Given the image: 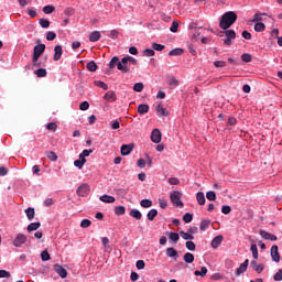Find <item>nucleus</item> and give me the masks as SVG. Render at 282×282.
<instances>
[{
    "label": "nucleus",
    "instance_id": "72a5a7b5",
    "mask_svg": "<svg viewBox=\"0 0 282 282\" xmlns=\"http://www.w3.org/2000/svg\"><path fill=\"white\" fill-rule=\"evenodd\" d=\"M156 111L159 116H169L166 108H164L162 105L156 107Z\"/></svg>",
    "mask_w": 282,
    "mask_h": 282
},
{
    "label": "nucleus",
    "instance_id": "69168bd1",
    "mask_svg": "<svg viewBox=\"0 0 282 282\" xmlns=\"http://www.w3.org/2000/svg\"><path fill=\"white\" fill-rule=\"evenodd\" d=\"M180 28V23H177L176 21L172 22V25L170 28V31L175 33L177 32V29Z\"/></svg>",
    "mask_w": 282,
    "mask_h": 282
},
{
    "label": "nucleus",
    "instance_id": "de8ad7c7",
    "mask_svg": "<svg viewBox=\"0 0 282 282\" xmlns=\"http://www.w3.org/2000/svg\"><path fill=\"white\" fill-rule=\"evenodd\" d=\"M54 10H56V8H54V6H45L43 8L44 14H52V12H54Z\"/></svg>",
    "mask_w": 282,
    "mask_h": 282
},
{
    "label": "nucleus",
    "instance_id": "58836bf2",
    "mask_svg": "<svg viewBox=\"0 0 282 282\" xmlns=\"http://www.w3.org/2000/svg\"><path fill=\"white\" fill-rule=\"evenodd\" d=\"M119 62H120V58L118 56L112 57L109 63L110 69H113L116 67V65L118 66Z\"/></svg>",
    "mask_w": 282,
    "mask_h": 282
},
{
    "label": "nucleus",
    "instance_id": "f8f14e48",
    "mask_svg": "<svg viewBox=\"0 0 282 282\" xmlns=\"http://www.w3.org/2000/svg\"><path fill=\"white\" fill-rule=\"evenodd\" d=\"M251 268L258 272V274H261L263 270H265V265L263 263L259 264L257 260L251 261Z\"/></svg>",
    "mask_w": 282,
    "mask_h": 282
},
{
    "label": "nucleus",
    "instance_id": "7ed1b4c3",
    "mask_svg": "<svg viewBox=\"0 0 282 282\" xmlns=\"http://www.w3.org/2000/svg\"><path fill=\"white\" fill-rule=\"evenodd\" d=\"M28 242V236L24 234H17L15 238L13 239L14 248H22L24 243Z\"/></svg>",
    "mask_w": 282,
    "mask_h": 282
},
{
    "label": "nucleus",
    "instance_id": "3c124183",
    "mask_svg": "<svg viewBox=\"0 0 282 282\" xmlns=\"http://www.w3.org/2000/svg\"><path fill=\"white\" fill-rule=\"evenodd\" d=\"M221 213H223L224 215H230V213H232V208H231L230 206H228V205H224V206L221 207Z\"/></svg>",
    "mask_w": 282,
    "mask_h": 282
},
{
    "label": "nucleus",
    "instance_id": "39448f33",
    "mask_svg": "<svg viewBox=\"0 0 282 282\" xmlns=\"http://www.w3.org/2000/svg\"><path fill=\"white\" fill-rule=\"evenodd\" d=\"M225 36H227V39L224 40V45L230 46L232 41L237 37V33H235V30H226Z\"/></svg>",
    "mask_w": 282,
    "mask_h": 282
},
{
    "label": "nucleus",
    "instance_id": "8fccbe9b",
    "mask_svg": "<svg viewBox=\"0 0 282 282\" xmlns=\"http://www.w3.org/2000/svg\"><path fill=\"white\" fill-rule=\"evenodd\" d=\"M183 221H185V224H191V221H193V214L187 213L183 216Z\"/></svg>",
    "mask_w": 282,
    "mask_h": 282
},
{
    "label": "nucleus",
    "instance_id": "c85d7f7f",
    "mask_svg": "<svg viewBox=\"0 0 282 282\" xmlns=\"http://www.w3.org/2000/svg\"><path fill=\"white\" fill-rule=\"evenodd\" d=\"M126 213H127V208H124V206L115 207V215H117L118 217L124 215Z\"/></svg>",
    "mask_w": 282,
    "mask_h": 282
},
{
    "label": "nucleus",
    "instance_id": "6ab92c4d",
    "mask_svg": "<svg viewBox=\"0 0 282 282\" xmlns=\"http://www.w3.org/2000/svg\"><path fill=\"white\" fill-rule=\"evenodd\" d=\"M129 63H131V65H138V59H135V57H131V56H126L122 58V64L123 65H128Z\"/></svg>",
    "mask_w": 282,
    "mask_h": 282
},
{
    "label": "nucleus",
    "instance_id": "1a4fd4ad",
    "mask_svg": "<svg viewBox=\"0 0 282 282\" xmlns=\"http://www.w3.org/2000/svg\"><path fill=\"white\" fill-rule=\"evenodd\" d=\"M151 140L154 144H160L162 142V132L159 129H154L151 133Z\"/></svg>",
    "mask_w": 282,
    "mask_h": 282
},
{
    "label": "nucleus",
    "instance_id": "b1692460",
    "mask_svg": "<svg viewBox=\"0 0 282 282\" xmlns=\"http://www.w3.org/2000/svg\"><path fill=\"white\" fill-rule=\"evenodd\" d=\"M180 235L182 237V239H184L185 241H193V239H195V236L192 235L191 232H186V231H180Z\"/></svg>",
    "mask_w": 282,
    "mask_h": 282
},
{
    "label": "nucleus",
    "instance_id": "f3484780",
    "mask_svg": "<svg viewBox=\"0 0 282 282\" xmlns=\"http://www.w3.org/2000/svg\"><path fill=\"white\" fill-rule=\"evenodd\" d=\"M89 41L90 43H96L100 41V31H94L89 34Z\"/></svg>",
    "mask_w": 282,
    "mask_h": 282
},
{
    "label": "nucleus",
    "instance_id": "5701e85b",
    "mask_svg": "<svg viewBox=\"0 0 282 282\" xmlns=\"http://www.w3.org/2000/svg\"><path fill=\"white\" fill-rule=\"evenodd\" d=\"M40 228H41V223H31L26 227V230H28V232H34V230H39Z\"/></svg>",
    "mask_w": 282,
    "mask_h": 282
},
{
    "label": "nucleus",
    "instance_id": "473e14b6",
    "mask_svg": "<svg viewBox=\"0 0 282 282\" xmlns=\"http://www.w3.org/2000/svg\"><path fill=\"white\" fill-rule=\"evenodd\" d=\"M140 206H142V208H151V206H153V200H151V199H142L140 202Z\"/></svg>",
    "mask_w": 282,
    "mask_h": 282
},
{
    "label": "nucleus",
    "instance_id": "aec40b11",
    "mask_svg": "<svg viewBox=\"0 0 282 282\" xmlns=\"http://www.w3.org/2000/svg\"><path fill=\"white\" fill-rule=\"evenodd\" d=\"M129 215H130V217H133V219H137L138 221H140V219H142V213L138 209H131Z\"/></svg>",
    "mask_w": 282,
    "mask_h": 282
},
{
    "label": "nucleus",
    "instance_id": "4d7b16f0",
    "mask_svg": "<svg viewBox=\"0 0 282 282\" xmlns=\"http://www.w3.org/2000/svg\"><path fill=\"white\" fill-rule=\"evenodd\" d=\"M185 246H186L187 250H191V252H194V250L196 248L195 242H193V241H186Z\"/></svg>",
    "mask_w": 282,
    "mask_h": 282
},
{
    "label": "nucleus",
    "instance_id": "2f4dec72",
    "mask_svg": "<svg viewBox=\"0 0 282 282\" xmlns=\"http://www.w3.org/2000/svg\"><path fill=\"white\" fill-rule=\"evenodd\" d=\"M182 54H184L183 48H174L170 51L169 56H182Z\"/></svg>",
    "mask_w": 282,
    "mask_h": 282
},
{
    "label": "nucleus",
    "instance_id": "4c0bfd02",
    "mask_svg": "<svg viewBox=\"0 0 282 282\" xmlns=\"http://www.w3.org/2000/svg\"><path fill=\"white\" fill-rule=\"evenodd\" d=\"M254 30L257 32H263L265 30V24L263 22H257L254 24Z\"/></svg>",
    "mask_w": 282,
    "mask_h": 282
},
{
    "label": "nucleus",
    "instance_id": "ddd939ff",
    "mask_svg": "<svg viewBox=\"0 0 282 282\" xmlns=\"http://www.w3.org/2000/svg\"><path fill=\"white\" fill-rule=\"evenodd\" d=\"M62 56H63V46L56 45L54 47L53 61H58L59 58H62Z\"/></svg>",
    "mask_w": 282,
    "mask_h": 282
},
{
    "label": "nucleus",
    "instance_id": "393cba45",
    "mask_svg": "<svg viewBox=\"0 0 282 282\" xmlns=\"http://www.w3.org/2000/svg\"><path fill=\"white\" fill-rule=\"evenodd\" d=\"M183 261H185V263H193V261H195V256L191 252H186L183 256Z\"/></svg>",
    "mask_w": 282,
    "mask_h": 282
},
{
    "label": "nucleus",
    "instance_id": "a18cd8bd",
    "mask_svg": "<svg viewBox=\"0 0 282 282\" xmlns=\"http://www.w3.org/2000/svg\"><path fill=\"white\" fill-rule=\"evenodd\" d=\"M41 259H42V261H50V259H52V257L50 256V252L47 250H44L41 253Z\"/></svg>",
    "mask_w": 282,
    "mask_h": 282
},
{
    "label": "nucleus",
    "instance_id": "37998d69",
    "mask_svg": "<svg viewBox=\"0 0 282 282\" xmlns=\"http://www.w3.org/2000/svg\"><path fill=\"white\" fill-rule=\"evenodd\" d=\"M241 61H243V63H251L252 62V55H250L248 53H243L241 55Z\"/></svg>",
    "mask_w": 282,
    "mask_h": 282
},
{
    "label": "nucleus",
    "instance_id": "774afa93",
    "mask_svg": "<svg viewBox=\"0 0 282 282\" xmlns=\"http://www.w3.org/2000/svg\"><path fill=\"white\" fill-rule=\"evenodd\" d=\"M214 67H226V62L216 61V62H214Z\"/></svg>",
    "mask_w": 282,
    "mask_h": 282
},
{
    "label": "nucleus",
    "instance_id": "20e7f679",
    "mask_svg": "<svg viewBox=\"0 0 282 282\" xmlns=\"http://www.w3.org/2000/svg\"><path fill=\"white\" fill-rule=\"evenodd\" d=\"M45 52V44H37L34 46L33 48V57L34 61H39V58H41V56H43Z\"/></svg>",
    "mask_w": 282,
    "mask_h": 282
},
{
    "label": "nucleus",
    "instance_id": "338daca9",
    "mask_svg": "<svg viewBox=\"0 0 282 282\" xmlns=\"http://www.w3.org/2000/svg\"><path fill=\"white\" fill-rule=\"evenodd\" d=\"M274 281H282V269H280L273 276Z\"/></svg>",
    "mask_w": 282,
    "mask_h": 282
},
{
    "label": "nucleus",
    "instance_id": "423d86ee",
    "mask_svg": "<svg viewBox=\"0 0 282 282\" xmlns=\"http://www.w3.org/2000/svg\"><path fill=\"white\" fill-rule=\"evenodd\" d=\"M77 195L79 197H87L89 195V184L83 183L78 188H77Z\"/></svg>",
    "mask_w": 282,
    "mask_h": 282
},
{
    "label": "nucleus",
    "instance_id": "6e6d98bb",
    "mask_svg": "<svg viewBox=\"0 0 282 282\" xmlns=\"http://www.w3.org/2000/svg\"><path fill=\"white\" fill-rule=\"evenodd\" d=\"M91 226V220L89 219H83L80 223V228H89Z\"/></svg>",
    "mask_w": 282,
    "mask_h": 282
},
{
    "label": "nucleus",
    "instance_id": "2eb2a0df",
    "mask_svg": "<svg viewBox=\"0 0 282 282\" xmlns=\"http://www.w3.org/2000/svg\"><path fill=\"white\" fill-rule=\"evenodd\" d=\"M221 241H224V236L219 235L216 236L213 240H212V248L217 249L218 246H221Z\"/></svg>",
    "mask_w": 282,
    "mask_h": 282
},
{
    "label": "nucleus",
    "instance_id": "c756f323",
    "mask_svg": "<svg viewBox=\"0 0 282 282\" xmlns=\"http://www.w3.org/2000/svg\"><path fill=\"white\" fill-rule=\"evenodd\" d=\"M194 274L195 276H206V274H208V269L206 267H202L200 271L196 270Z\"/></svg>",
    "mask_w": 282,
    "mask_h": 282
},
{
    "label": "nucleus",
    "instance_id": "9d476101",
    "mask_svg": "<svg viewBox=\"0 0 282 282\" xmlns=\"http://www.w3.org/2000/svg\"><path fill=\"white\" fill-rule=\"evenodd\" d=\"M54 270L61 279H67V269L63 268L61 264H54Z\"/></svg>",
    "mask_w": 282,
    "mask_h": 282
},
{
    "label": "nucleus",
    "instance_id": "dca6fc26",
    "mask_svg": "<svg viewBox=\"0 0 282 282\" xmlns=\"http://www.w3.org/2000/svg\"><path fill=\"white\" fill-rule=\"evenodd\" d=\"M100 202H104V204H113L116 202V197L110 195H102L99 197Z\"/></svg>",
    "mask_w": 282,
    "mask_h": 282
},
{
    "label": "nucleus",
    "instance_id": "f257e3e1",
    "mask_svg": "<svg viewBox=\"0 0 282 282\" xmlns=\"http://www.w3.org/2000/svg\"><path fill=\"white\" fill-rule=\"evenodd\" d=\"M236 21L237 13L234 11H228L221 17L219 28H221V30H228V28H230Z\"/></svg>",
    "mask_w": 282,
    "mask_h": 282
},
{
    "label": "nucleus",
    "instance_id": "9b49d317",
    "mask_svg": "<svg viewBox=\"0 0 282 282\" xmlns=\"http://www.w3.org/2000/svg\"><path fill=\"white\" fill-rule=\"evenodd\" d=\"M104 100H106V102H116V91L109 90L108 93H106L104 96Z\"/></svg>",
    "mask_w": 282,
    "mask_h": 282
},
{
    "label": "nucleus",
    "instance_id": "bf43d9fd",
    "mask_svg": "<svg viewBox=\"0 0 282 282\" xmlns=\"http://www.w3.org/2000/svg\"><path fill=\"white\" fill-rule=\"evenodd\" d=\"M79 109H80V111H87V109H89V101H83L79 105Z\"/></svg>",
    "mask_w": 282,
    "mask_h": 282
},
{
    "label": "nucleus",
    "instance_id": "a878e982",
    "mask_svg": "<svg viewBox=\"0 0 282 282\" xmlns=\"http://www.w3.org/2000/svg\"><path fill=\"white\" fill-rule=\"evenodd\" d=\"M25 215H26L29 221H32V219H34V215H36V213L34 212L33 207H29L25 209Z\"/></svg>",
    "mask_w": 282,
    "mask_h": 282
},
{
    "label": "nucleus",
    "instance_id": "ea45409f",
    "mask_svg": "<svg viewBox=\"0 0 282 282\" xmlns=\"http://www.w3.org/2000/svg\"><path fill=\"white\" fill-rule=\"evenodd\" d=\"M250 250L252 252L253 259H259V249L257 248V245H251Z\"/></svg>",
    "mask_w": 282,
    "mask_h": 282
},
{
    "label": "nucleus",
    "instance_id": "f704fd0d",
    "mask_svg": "<svg viewBox=\"0 0 282 282\" xmlns=\"http://www.w3.org/2000/svg\"><path fill=\"white\" fill-rule=\"evenodd\" d=\"M46 158L51 160V162H56V160H58V155H56L54 151L46 152Z\"/></svg>",
    "mask_w": 282,
    "mask_h": 282
},
{
    "label": "nucleus",
    "instance_id": "c03bdc74",
    "mask_svg": "<svg viewBox=\"0 0 282 282\" xmlns=\"http://www.w3.org/2000/svg\"><path fill=\"white\" fill-rule=\"evenodd\" d=\"M170 239L171 241H174V243H177V241H180V234L171 231Z\"/></svg>",
    "mask_w": 282,
    "mask_h": 282
},
{
    "label": "nucleus",
    "instance_id": "bb28decb",
    "mask_svg": "<svg viewBox=\"0 0 282 282\" xmlns=\"http://www.w3.org/2000/svg\"><path fill=\"white\" fill-rule=\"evenodd\" d=\"M166 256L170 258V259H173L175 257H177V250H175V248L173 247H169L166 249Z\"/></svg>",
    "mask_w": 282,
    "mask_h": 282
},
{
    "label": "nucleus",
    "instance_id": "4be33fe9",
    "mask_svg": "<svg viewBox=\"0 0 282 282\" xmlns=\"http://www.w3.org/2000/svg\"><path fill=\"white\" fill-rule=\"evenodd\" d=\"M196 199H197L199 206H204V204H206V196L204 195V192H198L196 194Z\"/></svg>",
    "mask_w": 282,
    "mask_h": 282
},
{
    "label": "nucleus",
    "instance_id": "412c9836",
    "mask_svg": "<svg viewBox=\"0 0 282 282\" xmlns=\"http://www.w3.org/2000/svg\"><path fill=\"white\" fill-rule=\"evenodd\" d=\"M138 113H140V116H144V113H149V105L147 104L139 105Z\"/></svg>",
    "mask_w": 282,
    "mask_h": 282
},
{
    "label": "nucleus",
    "instance_id": "052dcab7",
    "mask_svg": "<svg viewBox=\"0 0 282 282\" xmlns=\"http://www.w3.org/2000/svg\"><path fill=\"white\" fill-rule=\"evenodd\" d=\"M152 48L155 50L156 52H162V50H164V45L159 43H153Z\"/></svg>",
    "mask_w": 282,
    "mask_h": 282
},
{
    "label": "nucleus",
    "instance_id": "4468645a",
    "mask_svg": "<svg viewBox=\"0 0 282 282\" xmlns=\"http://www.w3.org/2000/svg\"><path fill=\"white\" fill-rule=\"evenodd\" d=\"M131 151H133V144L121 145V155H130Z\"/></svg>",
    "mask_w": 282,
    "mask_h": 282
},
{
    "label": "nucleus",
    "instance_id": "5fc2aeb1",
    "mask_svg": "<svg viewBox=\"0 0 282 282\" xmlns=\"http://www.w3.org/2000/svg\"><path fill=\"white\" fill-rule=\"evenodd\" d=\"M11 274L10 271L0 270V279H10Z\"/></svg>",
    "mask_w": 282,
    "mask_h": 282
},
{
    "label": "nucleus",
    "instance_id": "864d4df0",
    "mask_svg": "<svg viewBox=\"0 0 282 282\" xmlns=\"http://www.w3.org/2000/svg\"><path fill=\"white\" fill-rule=\"evenodd\" d=\"M144 56L151 57V56H155V51L153 48H145L143 51Z\"/></svg>",
    "mask_w": 282,
    "mask_h": 282
},
{
    "label": "nucleus",
    "instance_id": "c9c22d12",
    "mask_svg": "<svg viewBox=\"0 0 282 282\" xmlns=\"http://www.w3.org/2000/svg\"><path fill=\"white\" fill-rule=\"evenodd\" d=\"M206 198L208 202H215V199H217V194H215L214 191H209L206 193Z\"/></svg>",
    "mask_w": 282,
    "mask_h": 282
},
{
    "label": "nucleus",
    "instance_id": "0e129e2a",
    "mask_svg": "<svg viewBox=\"0 0 282 282\" xmlns=\"http://www.w3.org/2000/svg\"><path fill=\"white\" fill-rule=\"evenodd\" d=\"M159 204L160 208H162L163 210L166 209V207L169 206V203L164 198H160Z\"/></svg>",
    "mask_w": 282,
    "mask_h": 282
},
{
    "label": "nucleus",
    "instance_id": "49530a36",
    "mask_svg": "<svg viewBox=\"0 0 282 282\" xmlns=\"http://www.w3.org/2000/svg\"><path fill=\"white\" fill-rule=\"evenodd\" d=\"M143 89H144V84H142V83H137L133 86V91H137L139 94H140V91H143Z\"/></svg>",
    "mask_w": 282,
    "mask_h": 282
},
{
    "label": "nucleus",
    "instance_id": "13d9d810",
    "mask_svg": "<svg viewBox=\"0 0 282 282\" xmlns=\"http://www.w3.org/2000/svg\"><path fill=\"white\" fill-rule=\"evenodd\" d=\"M54 39H56V34L54 33V31H48L46 33V41H54Z\"/></svg>",
    "mask_w": 282,
    "mask_h": 282
},
{
    "label": "nucleus",
    "instance_id": "e433bc0d",
    "mask_svg": "<svg viewBox=\"0 0 282 282\" xmlns=\"http://www.w3.org/2000/svg\"><path fill=\"white\" fill-rule=\"evenodd\" d=\"M155 217H158V209H151L148 213V219L149 221H153V219H155Z\"/></svg>",
    "mask_w": 282,
    "mask_h": 282
},
{
    "label": "nucleus",
    "instance_id": "09e8293b",
    "mask_svg": "<svg viewBox=\"0 0 282 282\" xmlns=\"http://www.w3.org/2000/svg\"><path fill=\"white\" fill-rule=\"evenodd\" d=\"M208 226H210V220H202L199 228L202 231H204L208 228Z\"/></svg>",
    "mask_w": 282,
    "mask_h": 282
},
{
    "label": "nucleus",
    "instance_id": "a211bd4d",
    "mask_svg": "<svg viewBox=\"0 0 282 282\" xmlns=\"http://www.w3.org/2000/svg\"><path fill=\"white\" fill-rule=\"evenodd\" d=\"M117 68L119 69V72H122V74H129L130 72L129 66L127 64H123L122 59L121 62L117 63Z\"/></svg>",
    "mask_w": 282,
    "mask_h": 282
},
{
    "label": "nucleus",
    "instance_id": "a19ab883",
    "mask_svg": "<svg viewBox=\"0 0 282 282\" xmlns=\"http://www.w3.org/2000/svg\"><path fill=\"white\" fill-rule=\"evenodd\" d=\"M86 163H87V160H75L74 166L80 170L83 169V166H85Z\"/></svg>",
    "mask_w": 282,
    "mask_h": 282
},
{
    "label": "nucleus",
    "instance_id": "6e6552de",
    "mask_svg": "<svg viewBox=\"0 0 282 282\" xmlns=\"http://www.w3.org/2000/svg\"><path fill=\"white\" fill-rule=\"evenodd\" d=\"M260 237H262V239H265L267 241H276V236L274 234H270L263 229H260L259 231Z\"/></svg>",
    "mask_w": 282,
    "mask_h": 282
},
{
    "label": "nucleus",
    "instance_id": "e2e57ef3",
    "mask_svg": "<svg viewBox=\"0 0 282 282\" xmlns=\"http://www.w3.org/2000/svg\"><path fill=\"white\" fill-rule=\"evenodd\" d=\"M169 85H170L171 87H177V85H180V82H178L175 77H172V78H170V80H169Z\"/></svg>",
    "mask_w": 282,
    "mask_h": 282
},
{
    "label": "nucleus",
    "instance_id": "0eeeda50",
    "mask_svg": "<svg viewBox=\"0 0 282 282\" xmlns=\"http://www.w3.org/2000/svg\"><path fill=\"white\" fill-rule=\"evenodd\" d=\"M271 259L275 263H279V261H281V254H279V246L276 245L271 247Z\"/></svg>",
    "mask_w": 282,
    "mask_h": 282
},
{
    "label": "nucleus",
    "instance_id": "680f3d73",
    "mask_svg": "<svg viewBox=\"0 0 282 282\" xmlns=\"http://www.w3.org/2000/svg\"><path fill=\"white\" fill-rule=\"evenodd\" d=\"M246 270H248V269L245 265L240 264V267L236 271V275L240 276V274H243V272H246Z\"/></svg>",
    "mask_w": 282,
    "mask_h": 282
},
{
    "label": "nucleus",
    "instance_id": "cd10ccee",
    "mask_svg": "<svg viewBox=\"0 0 282 282\" xmlns=\"http://www.w3.org/2000/svg\"><path fill=\"white\" fill-rule=\"evenodd\" d=\"M34 74L37 78H45V76H47V70L45 68H39L34 70Z\"/></svg>",
    "mask_w": 282,
    "mask_h": 282
},
{
    "label": "nucleus",
    "instance_id": "79ce46f5",
    "mask_svg": "<svg viewBox=\"0 0 282 282\" xmlns=\"http://www.w3.org/2000/svg\"><path fill=\"white\" fill-rule=\"evenodd\" d=\"M39 23H40L41 28H44V29L50 28V20H47V19L42 18L39 20Z\"/></svg>",
    "mask_w": 282,
    "mask_h": 282
},
{
    "label": "nucleus",
    "instance_id": "603ef678",
    "mask_svg": "<svg viewBox=\"0 0 282 282\" xmlns=\"http://www.w3.org/2000/svg\"><path fill=\"white\" fill-rule=\"evenodd\" d=\"M46 129L48 131H56V129H58V126L56 124V122H50L46 124Z\"/></svg>",
    "mask_w": 282,
    "mask_h": 282
},
{
    "label": "nucleus",
    "instance_id": "f03ea898",
    "mask_svg": "<svg viewBox=\"0 0 282 282\" xmlns=\"http://www.w3.org/2000/svg\"><path fill=\"white\" fill-rule=\"evenodd\" d=\"M182 192L180 191H172L170 193V199L173 204V206H176V208H184V203L182 202Z\"/></svg>",
    "mask_w": 282,
    "mask_h": 282
},
{
    "label": "nucleus",
    "instance_id": "7c9ffc66",
    "mask_svg": "<svg viewBox=\"0 0 282 282\" xmlns=\"http://www.w3.org/2000/svg\"><path fill=\"white\" fill-rule=\"evenodd\" d=\"M86 68L88 69V72H96V69H98V65L96 64V62L90 61L87 63Z\"/></svg>",
    "mask_w": 282,
    "mask_h": 282
}]
</instances>
